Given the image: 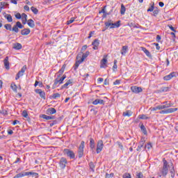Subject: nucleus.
I'll return each mask as SVG.
<instances>
[{
  "label": "nucleus",
  "instance_id": "nucleus-53",
  "mask_svg": "<svg viewBox=\"0 0 178 178\" xmlns=\"http://www.w3.org/2000/svg\"><path fill=\"white\" fill-rule=\"evenodd\" d=\"M158 13H159V10H158V9H156L153 11L154 16H156V15H158Z\"/></svg>",
  "mask_w": 178,
  "mask_h": 178
},
{
  "label": "nucleus",
  "instance_id": "nucleus-57",
  "mask_svg": "<svg viewBox=\"0 0 178 178\" xmlns=\"http://www.w3.org/2000/svg\"><path fill=\"white\" fill-rule=\"evenodd\" d=\"M114 86H119V84H120V80H116L114 83H113Z\"/></svg>",
  "mask_w": 178,
  "mask_h": 178
},
{
  "label": "nucleus",
  "instance_id": "nucleus-60",
  "mask_svg": "<svg viewBox=\"0 0 178 178\" xmlns=\"http://www.w3.org/2000/svg\"><path fill=\"white\" fill-rule=\"evenodd\" d=\"M24 10H26L27 12H29V10H30V7H29V6H24Z\"/></svg>",
  "mask_w": 178,
  "mask_h": 178
},
{
  "label": "nucleus",
  "instance_id": "nucleus-23",
  "mask_svg": "<svg viewBox=\"0 0 178 178\" xmlns=\"http://www.w3.org/2000/svg\"><path fill=\"white\" fill-rule=\"evenodd\" d=\"M127 49H129V47L127 46H123L121 49L122 55H126V54H127Z\"/></svg>",
  "mask_w": 178,
  "mask_h": 178
},
{
  "label": "nucleus",
  "instance_id": "nucleus-14",
  "mask_svg": "<svg viewBox=\"0 0 178 178\" xmlns=\"http://www.w3.org/2000/svg\"><path fill=\"white\" fill-rule=\"evenodd\" d=\"M106 63H108V60L106 59V56H104L103 59L101 60L100 67H106Z\"/></svg>",
  "mask_w": 178,
  "mask_h": 178
},
{
  "label": "nucleus",
  "instance_id": "nucleus-18",
  "mask_svg": "<svg viewBox=\"0 0 178 178\" xmlns=\"http://www.w3.org/2000/svg\"><path fill=\"white\" fill-rule=\"evenodd\" d=\"M22 175V177H24V176H29V175H33V176L37 177L38 176V173L37 172H21Z\"/></svg>",
  "mask_w": 178,
  "mask_h": 178
},
{
  "label": "nucleus",
  "instance_id": "nucleus-29",
  "mask_svg": "<svg viewBox=\"0 0 178 178\" xmlns=\"http://www.w3.org/2000/svg\"><path fill=\"white\" fill-rule=\"evenodd\" d=\"M125 13H126V7H124V5L121 4L120 13L121 15H124Z\"/></svg>",
  "mask_w": 178,
  "mask_h": 178
},
{
  "label": "nucleus",
  "instance_id": "nucleus-31",
  "mask_svg": "<svg viewBox=\"0 0 178 178\" xmlns=\"http://www.w3.org/2000/svg\"><path fill=\"white\" fill-rule=\"evenodd\" d=\"M89 166H90V169H91L92 172H95V165H94V163L90 162L89 163Z\"/></svg>",
  "mask_w": 178,
  "mask_h": 178
},
{
  "label": "nucleus",
  "instance_id": "nucleus-3",
  "mask_svg": "<svg viewBox=\"0 0 178 178\" xmlns=\"http://www.w3.org/2000/svg\"><path fill=\"white\" fill-rule=\"evenodd\" d=\"M106 29H115V27H119L120 26V21H118L116 23H113L112 20H108L105 22Z\"/></svg>",
  "mask_w": 178,
  "mask_h": 178
},
{
  "label": "nucleus",
  "instance_id": "nucleus-43",
  "mask_svg": "<svg viewBox=\"0 0 178 178\" xmlns=\"http://www.w3.org/2000/svg\"><path fill=\"white\" fill-rule=\"evenodd\" d=\"M15 26L18 27L19 29H23V25H22V23L20 22H17Z\"/></svg>",
  "mask_w": 178,
  "mask_h": 178
},
{
  "label": "nucleus",
  "instance_id": "nucleus-22",
  "mask_svg": "<svg viewBox=\"0 0 178 178\" xmlns=\"http://www.w3.org/2000/svg\"><path fill=\"white\" fill-rule=\"evenodd\" d=\"M22 35H29L30 34V29H25L21 31Z\"/></svg>",
  "mask_w": 178,
  "mask_h": 178
},
{
  "label": "nucleus",
  "instance_id": "nucleus-61",
  "mask_svg": "<svg viewBox=\"0 0 178 178\" xmlns=\"http://www.w3.org/2000/svg\"><path fill=\"white\" fill-rule=\"evenodd\" d=\"M17 123H20V122L17 120H15L13 121V124L15 126V125L17 124Z\"/></svg>",
  "mask_w": 178,
  "mask_h": 178
},
{
  "label": "nucleus",
  "instance_id": "nucleus-46",
  "mask_svg": "<svg viewBox=\"0 0 178 178\" xmlns=\"http://www.w3.org/2000/svg\"><path fill=\"white\" fill-rule=\"evenodd\" d=\"M117 145H118L119 148H120V149H123V144H122V143L118 141Z\"/></svg>",
  "mask_w": 178,
  "mask_h": 178
},
{
  "label": "nucleus",
  "instance_id": "nucleus-40",
  "mask_svg": "<svg viewBox=\"0 0 178 178\" xmlns=\"http://www.w3.org/2000/svg\"><path fill=\"white\" fill-rule=\"evenodd\" d=\"M31 10H32V12L35 14L37 15V13H38V9L35 8V7H31Z\"/></svg>",
  "mask_w": 178,
  "mask_h": 178
},
{
  "label": "nucleus",
  "instance_id": "nucleus-10",
  "mask_svg": "<svg viewBox=\"0 0 178 178\" xmlns=\"http://www.w3.org/2000/svg\"><path fill=\"white\" fill-rule=\"evenodd\" d=\"M67 163V160L64 157L61 158L60 160V167L61 169H65L66 168V164Z\"/></svg>",
  "mask_w": 178,
  "mask_h": 178
},
{
  "label": "nucleus",
  "instance_id": "nucleus-36",
  "mask_svg": "<svg viewBox=\"0 0 178 178\" xmlns=\"http://www.w3.org/2000/svg\"><path fill=\"white\" fill-rule=\"evenodd\" d=\"M170 176L172 178H175V167H172V169L170 170Z\"/></svg>",
  "mask_w": 178,
  "mask_h": 178
},
{
  "label": "nucleus",
  "instance_id": "nucleus-55",
  "mask_svg": "<svg viewBox=\"0 0 178 178\" xmlns=\"http://www.w3.org/2000/svg\"><path fill=\"white\" fill-rule=\"evenodd\" d=\"M21 19H27V15L26 13H22L21 15Z\"/></svg>",
  "mask_w": 178,
  "mask_h": 178
},
{
  "label": "nucleus",
  "instance_id": "nucleus-51",
  "mask_svg": "<svg viewBox=\"0 0 178 178\" xmlns=\"http://www.w3.org/2000/svg\"><path fill=\"white\" fill-rule=\"evenodd\" d=\"M154 11V3L152 5L150 8L147 9V12H153Z\"/></svg>",
  "mask_w": 178,
  "mask_h": 178
},
{
  "label": "nucleus",
  "instance_id": "nucleus-41",
  "mask_svg": "<svg viewBox=\"0 0 178 178\" xmlns=\"http://www.w3.org/2000/svg\"><path fill=\"white\" fill-rule=\"evenodd\" d=\"M123 178H131V175L130 173L126 172L122 176Z\"/></svg>",
  "mask_w": 178,
  "mask_h": 178
},
{
  "label": "nucleus",
  "instance_id": "nucleus-37",
  "mask_svg": "<svg viewBox=\"0 0 178 178\" xmlns=\"http://www.w3.org/2000/svg\"><path fill=\"white\" fill-rule=\"evenodd\" d=\"M60 94L59 93H54L52 95L53 99H56V98H60Z\"/></svg>",
  "mask_w": 178,
  "mask_h": 178
},
{
  "label": "nucleus",
  "instance_id": "nucleus-21",
  "mask_svg": "<svg viewBox=\"0 0 178 178\" xmlns=\"http://www.w3.org/2000/svg\"><path fill=\"white\" fill-rule=\"evenodd\" d=\"M27 24L29 27H31V29H34V27L35 26V24H34V21L33 19H29L27 21Z\"/></svg>",
  "mask_w": 178,
  "mask_h": 178
},
{
  "label": "nucleus",
  "instance_id": "nucleus-6",
  "mask_svg": "<svg viewBox=\"0 0 178 178\" xmlns=\"http://www.w3.org/2000/svg\"><path fill=\"white\" fill-rule=\"evenodd\" d=\"M103 149H104V142L102 141V140H98L97 145V149H96L97 154H99V152H101V151H102Z\"/></svg>",
  "mask_w": 178,
  "mask_h": 178
},
{
  "label": "nucleus",
  "instance_id": "nucleus-26",
  "mask_svg": "<svg viewBox=\"0 0 178 178\" xmlns=\"http://www.w3.org/2000/svg\"><path fill=\"white\" fill-rule=\"evenodd\" d=\"M73 83V81L72 80H68L63 86L62 88H67V86H70Z\"/></svg>",
  "mask_w": 178,
  "mask_h": 178
},
{
  "label": "nucleus",
  "instance_id": "nucleus-17",
  "mask_svg": "<svg viewBox=\"0 0 178 178\" xmlns=\"http://www.w3.org/2000/svg\"><path fill=\"white\" fill-rule=\"evenodd\" d=\"M98 104H99L100 105H104V104H105V102H104L103 99H97L92 102L93 105H98Z\"/></svg>",
  "mask_w": 178,
  "mask_h": 178
},
{
  "label": "nucleus",
  "instance_id": "nucleus-20",
  "mask_svg": "<svg viewBox=\"0 0 178 178\" xmlns=\"http://www.w3.org/2000/svg\"><path fill=\"white\" fill-rule=\"evenodd\" d=\"M47 113L48 115H54V113H56V110L54 108H50L47 109Z\"/></svg>",
  "mask_w": 178,
  "mask_h": 178
},
{
  "label": "nucleus",
  "instance_id": "nucleus-7",
  "mask_svg": "<svg viewBox=\"0 0 178 178\" xmlns=\"http://www.w3.org/2000/svg\"><path fill=\"white\" fill-rule=\"evenodd\" d=\"M176 111H178L177 108H168L166 110H162L159 112L161 115H165L168 113H173V112H176Z\"/></svg>",
  "mask_w": 178,
  "mask_h": 178
},
{
  "label": "nucleus",
  "instance_id": "nucleus-16",
  "mask_svg": "<svg viewBox=\"0 0 178 178\" xmlns=\"http://www.w3.org/2000/svg\"><path fill=\"white\" fill-rule=\"evenodd\" d=\"M159 111H161V109H166V108H170L172 106V104L168 103L167 104L160 105L157 106Z\"/></svg>",
  "mask_w": 178,
  "mask_h": 178
},
{
  "label": "nucleus",
  "instance_id": "nucleus-34",
  "mask_svg": "<svg viewBox=\"0 0 178 178\" xmlns=\"http://www.w3.org/2000/svg\"><path fill=\"white\" fill-rule=\"evenodd\" d=\"M144 147V141H141L140 145L138 146V148L136 149L137 151H141V148Z\"/></svg>",
  "mask_w": 178,
  "mask_h": 178
},
{
  "label": "nucleus",
  "instance_id": "nucleus-8",
  "mask_svg": "<svg viewBox=\"0 0 178 178\" xmlns=\"http://www.w3.org/2000/svg\"><path fill=\"white\" fill-rule=\"evenodd\" d=\"M65 79H66V75L65 74L60 79H56L53 85V88H56V86H58V84H62Z\"/></svg>",
  "mask_w": 178,
  "mask_h": 178
},
{
  "label": "nucleus",
  "instance_id": "nucleus-12",
  "mask_svg": "<svg viewBox=\"0 0 178 178\" xmlns=\"http://www.w3.org/2000/svg\"><path fill=\"white\" fill-rule=\"evenodd\" d=\"M3 63H4V66L5 68L7 70H9V69H10V67L9 66V57L6 56L4 60H3Z\"/></svg>",
  "mask_w": 178,
  "mask_h": 178
},
{
  "label": "nucleus",
  "instance_id": "nucleus-13",
  "mask_svg": "<svg viewBox=\"0 0 178 178\" xmlns=\"http://www.w3.org/2000/svg\"><path fill=\"white\" fill-rule=\"evenodd\" d=\"M173 77H176V72H172L168 75H166L163 77L164 80L168 81L170 80L171 79H173Z\"/></svg>",
  "mask_w": 178,
  "mask_h": 178
},
{
  "label": "nucleus",
  "instance_id": "nucleus-15",
  "mask_svg": "<svg viewBox=\"0 0 178 178\" xmlns=\"http://www.w3.org/2000/svg\"><path fill=\"white\" fill-rule=\"evenodd\" d=\"M92 45H93V49H95V50L98 49V47L99 45V40H98V39H95L92 42Z\"/></svg>",
  "mask_w": 178,
  "mask_h": 178
},
{
  "label": "nucleus",
  "instance_id": "nucleus-48",
  "mask_svg": "<svg viewBox=\"0 0 178 178\" xmlns=\"http://www.w3.org/2000/svg\"><path fill=\"white\" fill-rule=\"evenodd\" d=\"M145 148H147V149H151V148H152V145H151V143H147V145L145 146Z\"/></svg>",
  "mask_w": 178,
  "mask_h": 178
},
{
  "label": "nucleus",
  "instance_id": "nucleus-27",
  "mask_svg": "<svg viewBox=\"0 0 178 178\" xmlns=\"http://www.w3.org/2000/svg\"><path fill=\"white\" fill-rule=\"evenodd\" d=\"M133 115V112L131 111H127L123 113V116H127L128 118H130Z\"/></svg>",
  "mask_w": 178,
  "mask_h": 178
},
{
  "label": "nucleus",
  "instance_id": "nucleus-52",
  "mask_svg": "<svg viewBox=\"0 0 178 178\" xmlns=\"http://www.w3.org/2000/svg\"><path fill=\"white\" fill-rule=\"evenodd\" d=\"M88 46L86 44H85L84 46L82 47L81 48V54H83V52H84V51H86V49H87Z\"/></svg>",
  "mask_w": 178,
  "mask_h": 178
},
{
  "label": "nucleus",
  "instance_id": "nucleus-58",
  "mask_svg": "<svg viewBox=\"0 0 178 178\" xmlns=\"http://www.w3.org/2000/svg\"><path fill=\"white\" fill-rule=\"evenodd\" d=\"M15 17L16 19H22V15H20V13H17Z\"/></svg>",
  "mask_w": 178,
  "mask_h": 178
},
{
  "label": "nucleus",
  "instance_id": "nucleus-49",
  "mask_svg": "<svg viewBox=\"0 0 178 178\" xmlns=\"http://www.w3.org/2000/svg\"><path fill=\"white\" fill-rule=\"evenodd\" d=\"M5 4H6V2L5 1L0 3L1 9H3V8L5 7Z\"/></svg>",
  "mask_w": 178,
  "mask_h": 178
},
{
  "label": "nucleus",
  "instance_id": "nucleus-44",
  "mask_svg": "<svg viewBox=\"0 0 178 178\" xmlns=\"http://www.w3.org/2000/svg\"><path fill=\"white\" fill-rule=\"evenodd\" d=\"M139 118L140 119H144V120L149 119V117H147V115H139Z\"/></svg>",
  "mask_w": 178,
  "mask_h": 178
},
{
  "label": "nucleus",
  "instance_id": "nucleus-42",
  "mask_svg": "<svg viewBox=\"0 0 178 178\" xmlns=\"http://www.w3.org/2000/svg\"><path fill=\"white\" fill-rule=\"evenodd\" d=\"M12 31H15V33H19V28L15 25L13 27Z\"/></svg>",
  "mask_w": 178,
  "mask_h": 178
},
{
  "label": "nucleus",
  "instance_id": "nucleus-2",
  "mask_svg": "<svg viewBox=\"0 0 178 178\" xmlns=\"http://www.w3.org/2000/svg\"><path fill=\"white\" fill-rule=\"evenodd\" d=\"M163 168L160 170V172L159 173V175L160 177L161 176H163V177H166V175H168V172H169V165H168V161L163 159Z\"/></svg>",
  "mask_w": 178,
  "mask_h": 178
},
{
  "label": "nucleus",
  "instance_id": "nucleus-59",
  "mask_svg": "<svg viewBox=\"0 0 178 178\" xmlns=\"http://www.w3.org/2000/svg\"><path fill=\"white\" fill-rule=\"evenodd\" d=\"M22 24H26L27 23V18H22Z\"/></svg>",
  "mask_w": 178,
  "mask_h": 178
},
{
  "label": "nucleus",
  "instance_id": "nucleus-25",
  "mask_svg": "<svg viewBox=\"0 0 178 178\" xmlns=\"http://www.w3.org/2000/svg\"><path fill=\"white\" fill-rule=\"evenodd\" d=\"M141 50L145 53V54L147 55V56H148L149 58H150L151 56V53H149V51H148L145 47H140Z\"/></svg>",
  "mask_w": 178,
  "mask_h": 178
},
{
  "label": "nucleus",
  "instance_id": "nucleus-50",
  "mask_svg": "<svg viewBox=\"0 0 178 178\" xmlns=\"http://www.w3.org/2000/svg\"><path fill=\"white\" fill-rule=\"evenodd\" d=\"M22 116H23L24 118H27V116H29V114L27 113V112H26V111H24L22 112Z\"/></svg>",
  "mask_w": 178,
  "mask_h": 178
},
{
  "label": "nucleus",
  "instance_id": "nucleus-38",
  "mask_svg": "<svg viewBox=\"0 0 178 178\" xmlns=\"http://www.w3.org/2000/svg\"><path fill=\"white\" fill-rule=\"evenodd\" d=\"M169 88L165 87L162 88L160 90H159V92H166V91H168Z\"/></svg>",
  "mask_w": 178,
  "mask_h": 178
},
{
  "label": "nucleus",
  "instance_id": "nucleus-4",
  "mask_svg": "<svg viewBox=\"0 0 178 178\" xmlns=\"http://www.w3.org/2000/svg\"><path fill=\"white\" fill-rule=\"evenodd\" d=\"M84 141L82 140L78 149L79 158H83V156L84 155Z\"/></svg>",
  "mask_w": 178,
  "mask_h": 178
},
{
  "label": "nucleus",
  "instance_id": "nucleus-30",
  "mask_svg": "<svg viewBox=\"0 0 178 178\" xmlns=\"http://www.w3.org/2000/svg\"><path fill=\"white\" fill-rule=\"evenodd\" d=\"M5 17H6L8 22H9L10 23L13 22V19H12V15H10V14H7Z\"/></svg>",
  "mask_w": 178,
  "mask_h": 178
},
{
  "label": "nucleus",
  "instance_id": "nucleus-24",
  "mask_svg": "<svg viewBox=\"0 0 178 178\" xmlns=\"http://www.w3.org/2000/svg\"><path fill=\"white\" fill-rule=\"evenodd\" d=\"M90 145L91 149H94V148H95V141L92 138H90Z\"/></svg>",
  "mask_w": 178,
  "mask_h": 178
},
{
  "label": "nucleus",
  "instance_id": "nucleus-32",
  "mask_svg": "<svg viewBox=\"0 0 178 178\" xmlns=\"http://www.w3.org/2000/svg\"><path fill=\"white\" fill-rule=\"evenodd\" d=\"M0 113L3 115V116H6L8 115V111L3 108L0 109Z\"/></svg>",
  "mask_w": 178,
  "mask_h": 178
},
{
  "label": "nucleus",
  "instance_id": "nucleus-35",
  "mask_svg": "<svg viewBox=\"0 0 178 178\" xmlns=\"http://www.w3.org/2000/svg\"><path fill=\"white\" fill-rule=\"evenodd\" d=\"M10 87H11L12 90L13 91H15V92H16V91H17V86H16V84L12 83Z\"/></svg>",
  "mask_w": 178,
  "mask_h": 178
},
{
  "label": "nucleus",
  "instance_id": "nucleus-28",
  "mask_svg": "<svg viewBox=\"0 0 178 178\" xmlns=\"http://www.w3.org/2000/svg\"><path fill=\"white\" fill-rule=\"evenodd\" d=\"M13 48H14V49H18V50L22 49V44L16 43L14 44Z\"/></svg>",
  "mask_w": 178,
  "mask_h": 178
},
{
  "label": "nucleus",
  "instance_id": "nucleus-19",
  "mask_svg": "<svg viewBox=\"0 0 178 178\" xmlns=\"http://www.w3.org/2000/svg\"><path fill=\"white\" fill-rule=\"evenodd\" d=\"M42 118L43 119H45L46 120H52L55 119V117L54 115L49 116V115H47L45 114L42 115Z\"/></svg>",
  "mask_w": 178,
  "mask_h": 178
},
{
  "label": "nucleus",
  "instance_id": "nucleus-56",
  "mask_svg": "<svg viewBox=\"0 0 178 178\" xmlns=\"http://www.w3.org/2000/svg\"><path fill=\"white\" fill-rule=\"evenodd\" d=\"M137 178H143V172H139L137 174Z\"/></svg>",
  "mask_w": 178,
  "mask_h": 178
},
{
  "label": "nucleus",
  "instance_id": "nucleus-1",
  "mask_svg": "<svg viewBox=\"0 0 178 178\" xmlns=\"http://www.w3.org/2000/svg\"><path fill=\"white\" fill-rule=\"evenodd\" d=\"M90 55V51H86L85 54H79L76 56V62L75 63V67H74V70H77V67H79L80 63H83L84 62V59L87 58Z\"/></svg>",
  "mask_w": 178,
  "mask_h": 178
},
{
  "label": "nucleus",
  "instance_id": "nucleus-39",
  "mask_svg": "<svg viewBox=\"0 0 178 178\" xmlns=\"http://www.w3.org/2000/svg\"><path fill=\"white\" fill-rule=\"evenodd\" d=\"M140 129L144 134H147V129H145V126L141 125Z\"/></svg>",
  "mask_w": 178,
  "mask_h": 178
},
{
  "label": "nucleus",
  "instance_id": "nucleus-45",
  "mask_svg": "<svg viewBox=\"0 0 178 178\" xmlns=\"http://www.w3.org/2000/svg\"><path fill=\"white\" fill-rule=\"evenodd\" d=\"M27 69V67L26 65H24L20 70V72L19 73H24V72H26Z\"/></svg>",
  "mask_w": 178,
  "mask_h": 178
},
{
  "label": "nucleus",
  "instance_id": "nucleus-9",
  "mask_svg": "<svg viewBox=\"0 0 178 178\" xmlns=\"http://www.w3.org/2000/svg\"><path fill=\"white\" fill-rule=\"evenodd\" d=\"M131 90L132 92H135V94H138L139 92H143V88L138 86H132L131 87Z\"/></svg>",
  "mask_w": 178,
  "mask_h": 178
},
{
  "label": "nucleus",
  "instance_id": "nucleus-63",
  "mask_svg": "<svg viewBox=\"0 0 178 178\" xmlns=\"http://www.w3.org/2000/svg\"><path fill=\"white\" fill-rule=\"evenodd\" d=\"M99 13H106V10L105 9V7L101 11H99Z\"/></svg>",
  "mask_w": 178,
  "mask_h": 178
},
{
  "label": "nucleus",
  "instance_id": "nucleus-64",
  "mask_svg": "<svg viewBox=\"0 0 178 178\" xmlns=\"http://www.w3.org/2000/svg\"><path fill=\"white\" fill-rule=\"evenodd\" d=\"M158 106H156V107H153V108H150V110L152 111H158Z\"/></svg>",
  "mask_w": 178,
  "mask_h": 178
},
{
  "label": "nucleus",
  "instance_id": "nucleus-54",
  "mask_svg": "<svg viewBox=\"0 0 178 178\" xmlns=\"http://www.w3.org/2000/svg\"><path fill=\"white\" fill-rule=\"evenodd\" d=\"M19 177H23L22 172L16 175L13 178H19Z\"/></svg>",
  "mask_w": 178,
  "mask_h": 178
},
{
  "label": "nucleus",
  "instance_id": "nucleus-5",
  "mask_svg": "<svg viewBox=\"0 0 178 178\" xmlns=\"http://www.w3.org/2000/svg\"><path fill=\"white\" fill-rule=\"evenodd\" d=\"M63 154H64V155H67V156H69V158H70V159H74V158H75L74 152H73V151H72L69 149H65L63 150Z\"/></svg>",
  "mask_w": 178,
  "mask_h": 178
},
{
  "label": "nucleus",
  "instance_id": "nucleus-33",
  "mask_svg": "<svg viewBox=\"0 0 178 178\" xmlns=\"http://www.w3.org/2000/svg\"><path fill=\"white\" fill-rule=\"evenodd\" d=\"M4 27L6 30H9L10 31H12V25H10V24H5Z\"/></svg>",
  "mask_w": 178,
  "mask_h": 178
},
{
  "label": "nucleus",
  "instance_id": "nucleus-47",
  "mask_svg": "<svg viewBox=\"0 0 178 178\" xmlns=\"http://www.w3.org/2000/svg\"><path fill=\"white\" fill-rule=\"evenodd\" d=\"M74 22V17H72L69 21L67 22V24H72Z\"/></svg>",
  "mask_w": 178,
  "mask_h": 178
},
{
  "label": "nucleus",
  "instance_id": "nucleus-11",
  "mask_svg": "<svg viewBox=\"0 0 178 178\" xmlns=\"http://www.w3.org/2000/svg\"><path fill=\"white\" fill-rule=\"evenodd\" d=\"M35 92H36V94H39L40 97L43 99H45V92L42 91L41 89H36L35 90Z\"/></svg>",
  "mask_w": 178,
  "mask_h": 178
},
{
  "label": "nucleus",
  "instance_id": "nucleus-62",
  "mask_svg": "<svg viewBox=\"0 0 178 178\" xmlns=\"http://www.w3.org/2000/svg\"><path fill=\"white\" fill-rule=\"evenodd\" d=\"M65 72V70H63V68H61L59 71H58V73L59 74H63V72Z\"/></svg>",
  "mask_w": 178,
  "mask_h": 178
}]
</instances>
